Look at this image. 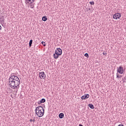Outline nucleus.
I'll return each instance as SVG.
<instances>
[{
  "label": "nucleus",
  "mask_w": 126,
  "mask_h": 126,
  "mask_svg": "<svg viewBox=\"0 0 126 126\" xmlns=\"http://www.w3.org/2000/svg\"><path fill=\"white\" fill-rule=\"evenodd\" d=\"M35 113L39 118H41V117H43L44 114H45V109H44L43 106H37L35 109Z\"/></svg>",
  "instance_id": "f257e3e1"
},
{
  "label": "nucleus",
  "mask_w": 126,
  "mask_h": 126,
  "mask_svg": "<svg viewBox=\"0 0 126 126\" xmlns=\"http://www.w3.org/2000/svg\"><path fill=\"white\" fill-rule=\"evenodd\" d=\"M15 76L11 75L9 78V85L12 89H13V87L15 86V82L14 81Z\"/></svg>",
  "instance_id": "f03ea898"
},
{
  "label": "nucleus",
  "mask_w": 126,
  "mask_h": 126,
  "mask_svg": "<svg viewBox=\"0 0 126 126\" xmlns=\"http://www.w3.org/2000/svg\"><path fill=\"white\" fill-rule=\"evenodd\" d=\"M62 54H63V50L60 48H57L53 57L54 59H58L60 56H62Z\"/></svg>",
  "instance_id": "7ed1b4c3"
},
{
  "label": "nucleus",
  "mask_w": 126,
  "mask_h": 126,
  "mask_svg": "<svg viewBox=\"0 0 126 126\" xmlns=\"http://www.w3.org/2000/svg\"><path fill=\"white\" fill-rule=\"evenodd\" d=\"M15 83V86L13 87V89H19V85H20V80L18 77L15 76V80L14 81Z\"/></svg>",
  "instance_id": "20e7f679"
},
{
  "label": "nucleus",
  "mask_w": 126,
  "mask_h": 126,
  "mask_svg": "<svg viewBox=\"0 0 126 126\" xmlns=\"http://www.w3.org/2000/svg\"><path fill=\"white\" fill-rule=\"evenodd\" d=\"M121 16H122L121 13H117L113 15V18H114V19H120Z\"/></svg>",
  "instance_id": "39448f33"
},
{
  "label": "nucleus",
  "mask_w": 126,
  "mask_h": 126,
  "mask_svg": "<svg viewBox=\"0 0 126 126\" xmlns=\"http://www.w3.org/2000/svg\"><path fill=\"white\" fill-rule=\"evenodd\" d=\"M117 72L120 74H124V72H125V71L124 70V67H123L122 66H120L117 69Z\"/></svg>",
  "instance_id": "423d86ee"
},
{
  "label": "nucleus",
  "mask_w": 126,
  "mask_h": 126,
  "mask_svg": "<svg viewBox=\"0 0 126 126\" xmlns=\"http://www.w3.org/2000/svg\"><path fill=\"white\" fill-rule=\"evenodd\" d=\"M39 76L41 79L43 78V79H45L46 78V74H45V72H40L39 74Z\"/></svg>",
  "instance_id": "0eeeda50"
},
{
  "label": "nucleus",
  "mask_w": 126,
  "mask_h": 126,
  "mask_svg": "<svg viewBox=\"0 0 126 126\" xmlns=\"http://www.w3.org/2000/svg\"><path fill=\"white\" fill-rule=\"evenodd\" d=\"M89 97V94H85V95H83L81 97L82 100H86Z\"/></svg>",
  "instance_id": "6e6552de"
},
{
  "label": "nucleus",
  "mask_w": 126,
  "mask_h": 126,
  "mask_svg": "<svg viewBox=\"0 0 126 126\" xmlns=\"http://www.w3.org/2000/svg\"><path fill=\"white\" fill-rule=\"evenodd\" d=\"M46 102V99L45 98H42L40 100L38 101V105H41L42 103H45Z\"/></svg>",
  "instance_id": "1a4fd4ad"
},
{
  "label": "nucleus",
  "mask_w": 126,
  "mask_h": 126,
  "mask_svg": "<svg viewBox=\"0 0 126 126\" xmlns=\"http://www.w3.org/2000/svg\"><path fill=\"white\" fill-rule=\"evenodd\" d=\"M64 117V114L63 113H61L59 114V117L60 118V119H63Z\"/></svg>",
  "instance_id": "9d476101"
},
{
  "label": "nucleus",
  "mask_w": 126,
  "mask_h": 126,
  "mask_svg": "<svg viewBox=\"0 0 126 126\" xmlns=\"http://www.w3.org/2000/svg\"><path fill=\"white\" fill-rule=\"evenodd\" d=\"M88 106L90 107L91 109H94L95 107H94V105L92 104H89Z\"/></svg>",
  "instance_id": "9b49d317"
},
{
  "label": "nucleus",
  "mask_w": 126,
  "mask_h": 126,
  "mask_svg": "<svg viewBox=\"0 0 126 126\" xmlns=\"http://www.w3.org/2000/svg\"><path fill=\"white\" fill-rule=\"evenodd\" d=\"M42 20L43 21H47L48 20V18H47V16H43L42 17Z\"/></svg>",
  "instance_id": "f8f14e48"
},
{
  "label": "nucleus",
  "mask_w": 126,
  "mask_h": 126,
  "mask_svg": "<svg viewBox=\"0 0 126 126\" xmlns=\"http://www.w3.org/2000/svg\"><path fill=\"white\" fill-rule=\"evenodd\" d=\"M33 43V40L32 39L30 40L29 42V46L30 47H32V44Z\"/></svg>",
  "instance_id": "ddd939ff"
},
{
  "label": "nucleus",
  "mask_w": 126,
  "mask_h": 126,
  "mask_svg": "<svg viewBox=\"0 0 126 126\" xmlns=\"http://www.w3.org/2000/svg\"><path fill=\"white\" fill-rule=\"evenodd\" d=\"M122 77H123V76L117 73V78H122Z\"/></svg>",
  "instance_id": "4468645a"
},
{
  "label": "nucleus",
  "mask_w": 126,
  "mask_h": 126,
  "mask_svg": "<svg viewBox=\"0 0 126 126\" xmlns=\"http://www.w3.org/2000/svg\"><path fill=\"white\" fill-rule=\"evenodd\" d=\"M89 3H90V4L91 5H94V4H95V3H94V1H90V2H89Z\"/></svg>",
  "instance_id": "2eb2a0df"
},
{
  "label": "nucleus",
  "mask_w": 126,
  "mask_h": 126,
  "mask_svg": "<svg viewBox=\"0 0 126 126\" xmlns=\"http://www.w3.org/2000/svg\"><path fill=\"white\" fill-rule=\"evenodd\" d=\"M25 1H27V2H28V3H29V2H32V0H25Z\"/></svg>",
  "instance_id": "dca6fc26"
},
{
  "label": "nucleus",
  "mask_w": 126,
  "mask_h": 126,
  "mask_svg": "<svg viewBox=\"0 0 126 126\" xmlns=\"http://www.w3.org/2000/svg\"><path fill=\"white\" fill-rule=\"evenodd\" d=\"M41 44H42V45H43V46L44 47H46V44H45V42L42 41V42H41Z\"/></svg>",
  "instance_id": "f3484780"
},
{
  "label": "nucleus",
  "mask_w": 126,
  "mask_h": 126,
  "mask_svg": "<svg viewBox=\"0 0 126 126\" xmlns=\"http://www.w3.org/2000/svg\"><path fill=\"white\" fill-rule=\"evenodd\" d=\"M85 57H86V58H89V55H88V53H86L84 55Z\"/></svg>",
  "instance_id": "a211bd4d"
},
{
  "label": "nucleus",
  "mask_w": 126,
  "mask_h": 126,
  "mask_svg": "<svg viewBox=\"0 0 126 126\" xmlns=\"http://www.w3.org/2000/svg\"><path fill=\"white\" fill-rule=\"evenodd\" d=\"M102 54L103 56H107V53H106L105 51H104Z\"/></svg>",
  "instance_id": "6ab92c4d"
},
{
  "label": "nucleus",
  "mask_w": 126,
  "mask_h": 126,
  "mask_svg": "<svg viewBox=\"0 0 126 126\" xmlns=\"http://www.w3.org/2000/svg\"><path fill=\"white\" fill-rule=\"evenodd\" d=\"M122 81H123L124 83L126 82V80L124 78L122 79Z\"/></svg>",
  "instance_id": "aec40b11"
},
{
  "label": "nucleus",
  "mask_w": 126,
  "mask_h": 126,
  "mask_svg": "<svg viewBox=\"0 0 126 126\" xmlns=\"http://www.w3.org/2000/svg\"><path fill=\"white\" fill-rule=\"evenodd\" d=\"M32 122H33V123H34V122H35V117H33V120H32Z\"/></svg>",
  "instance_id": "412c9836"
},
{
  "label": "nucleus",
  "mask_w": 126,
  "mask_h": 126,
  "mask_svg": "<svg viewBox=\"0 0 126 126\" xmlns=\"http://www.w3.org/2000/svg\"><path fill=\"white\" fill-rule=\"evenodd\" d=\"M118 126H124V125L123 124H120Z\"/></svg>",
  "instance_id": "4be33fe9"
},
{
  "label": "nucleus",
  "mask_w": 126,
  "mask_h": 126,
  "mask_svg": "<svg viewBox=\"0 0 126 126\" xmlns=\"http://www.w3.org/2000/svg\"><path fill=\"white\" fill-rule=\"evenodd\" d=\"M34 1H35V0H32V2H31V3L34 2Z\"/></svg>",
  "instance_id": "5701e85b"
},
{
  "label": "nucleus",
  "mask_w": 126,
  "mask_h": 126,
  "mask_svg": "<svg viewBox=\"0 0 126 126\" xmlns=\"http://www.w3.org/2000/svg\"><path fill=\"white\" fill-rule=\"evenodd\" d=\"M30 122H33V120L30 119Z\"/></svg>",
  "instance_id": "b1692460"
},
{
  "label": "nucleus",
  "mask_w": 126,
  "mask_h": 126,
  "mask_svg": "<svg viewBox=\"0 0 126 126\" xmlns=\"http://www.w3.org/2000/svg\"><path fill=\"white\" fill-rule=\"evenodd\" d=\"M79 126H83V125H82V124H79Z\"/></svg>",
  "instance_id": "393cba45"
},
{
  "label": "nucleus",
  "mask_w": 126,
  "mask_h": 126,
  "mask_svg": "<svg viewBox=\"0 0 126 126\" xmlns=\"http://www.w3.org/2000/svg\"><path fill=\"white\" fill-rule=\"evenodd\" d=\"M0 30H1V26L0 25Z\"/></svg>",
  "instance_id": "a878e982"
},
{
  "label": "nucleus",
  "mask_w": 126,
  "mask_h": 126,
  "mask_svg": "<svg viewBox=\"0 0 126 126\" xmlns=\"http://www.w3.org/2000/svg\"><path fill=\"white\" fill-rule=\"evenodd\" d=\"M4 22V21L3 20V19H2V22Z\"/></svg>",
  "instance_id": "bb28decb"
},
{
  "label": "nucleus",
  "mask_w": 126,
  "mask_h": 126,
  "mask_svg": "<svg viewBox=\"0 0 126 126\" xmlns=\"http://www.w3.org/2000/svg\"><path fill=\"white\" fill-rule=\"evenodd\" d=\"M1 18H0V21H1Z\"/></svg>",
  "instance_id": "cd10ccee"
},
{
  "label": "nucleus",
  "mask_w": 126,
  "mask_h": 126,
  "mask_svg": "<svg viewBox=\"0 0 126 126\" xmlns=\"http://www.w3.org/2000/svg\"><path fill=\"white\" fill-rule=\"evenodd\" d=\"M17 91H18V90L16 91V93H17Z\"/></svg>",
  "instance_id": "c85d7f7f"
},
{
  "label": "nucleus",
  "mask_w": 126,
  "mask_h": 126,
  "mask_svg": "<svg viewBox=\"0 0 126 126\" xmlns=\"http://www.w3.org/2000/svg\"><path fill=\"white\" fill-rule=\"evenodd\" d=\"M90 9H90V8H89V10H90Z\"/></svg>",
  "instance_id": "c756f323"
},
{
  "label": "nucleus",
  "mask_w": 126,
  "mask_h": 126,
  "mask_svg": "<svg viewBox=\"0 0 126 126\" xmlns=\"http://www.w3.org/2000/svg\"><path fill=\"white\" fill-rule=\"evenodd\" d=\"M125 78V79H126V77H125V78Z\"/></svg>",
  "instance_id": "7c9ffc66"
}]
</instances>
